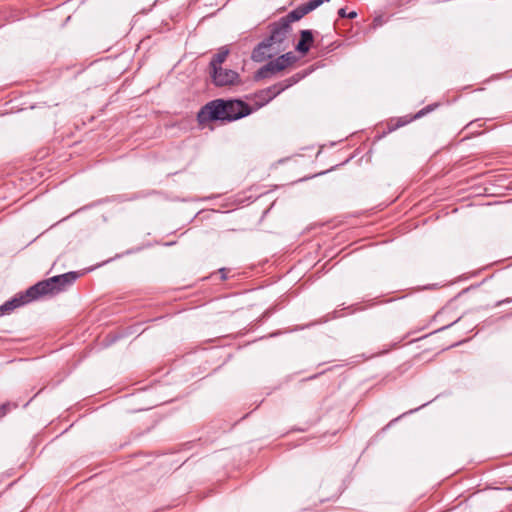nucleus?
<instances>
[{
  "instance_id": "1",
  "label": "nucleus",
  "mask_w": 512,
  "mask_h": 512,
  "mask_svg": "<svg viewBox=\"0 0 512 512\" xmlns=\"http://www.w3.org/2000/svg\"><path fill=\"white\" fill-rule=\"evenodd\" d=\"M251 111L243 101L217 99L202 107L197 119L201 125L214 120L233 121L249 115Z\"/></svg>"
},
{
  "instance_id": "2",
  "label": "nucleus",
  "mask_w": 512,
  "mask_h": 512,
  "mask_svg": "<svg viewBox=\"0 0 512 512\" xmlns=\"http://www.w3.org/2000/svg\"><path fill=\"white\" fill-rule=\"evenodd\" d=\"M78 274L75 272H69L63 275L54 276L47 280L41 281L34 286L30 287L25 294L20 295L5 303L1 309L3 311H10L14 308H17L23 304H26L32 300L37 299L42 295L54 294L61 291L64 286L73 283Z\"/></svg>"
},
{
  "instance_id": "3",
  "label": "nucleus",
  "mask_w": 512,
  "mask_h": 512,
  "mask_svg": "<svg viewBox=\"0 0 512 512\" xmlns=\"http://www.w3.org/2000/svg\"><path fill=\"white\" fill-rule=\"evenodd\" d=\"M290 31V25L282 19L278 23L274 24L271 29L270 38L267 42L259 44L258 47L254 49L252 59L256 62H262L267 57H271L273 53H276L281 49H285L283 44L287 40Z\"/></svg>"
},
{
  "instance_id": "4",
  "label": "nucleus",
  "mask_w": 512,
  "mask_h": 512,
  "mask_svg": "<svg viewBox=\"0 0 512 512\" xmlns=\"http://www.w3.org/2000/svg\"><path fill=\"white\" fill-rule=\"evenodd\" d=\"M294 60V57L288 53L281 55L275 60L270 61L258 71L259 77H268L286 69Z\"/></svg>"
},
{
  "instance_id": "5",
  "label": "nucleus",
  "mask_w": 512,
  "mask_h": 512,
  "mask_svg": "<svg viewBox=\"0 0 512 512\" xmlns=\"http://www.w3.org/2000/svg\"><path fill=\"white\" fill-rule=\"evenodd\" d=\"M213 80L217 86L232 85L238 81V74L235 71L219 67L213 69Z\"/></svg>"
},
{
  "instance_id": "6",
  "label": "nucleus",
  "mask_w": 512,
  "mask_h": 512,
  "mask_svg": "<svg viewBox=\"0 0 512 512\" xmlns=\"http://www.w3.org/2000/svg\"><path fill=\"white\" fill-rule=\"evenodd\" d=\"M312 42H313V36H312L311 31L303 30V31H301V39H300L299 43L297 44L296 49L301 53H306L309 50Z\"/></svg>"
},
{
  "instance_id": "7",
  "label": "nucleus",
  "mask_w": 512,
  "mask_h": 512,
  "mask_svg": "<svg viewBox=\"0 0 512 512\" xmlns=\"http://www.w3.org/2000/svg\"><path fill=\"white\" fill-rule=\"evenodd\" d=\"M229 54V51L228 49L226 48H221L219 50V52L215 55V57L213 58V60L211 61V66L213 69L215 68H219L218 66L221 65L227 58Z\"/></svg>"
},
{
  "instance_id": "8",
  "label": "nucleus",
  "mask_w": 512,
  "mask_h": 512,
  "mask_svg": "<svg viewBox=\"0 0 512 512\" xmlns=\"http://www.w3.org/2000/svg\"><path fill=\"white\" fill-rule=\"evenodd\" d=\"M283 89H284V87L275 85L273 87L268 88L265 91H262V94L265 95L266 101H270L275 96H277Z\"/></svg>"
},
{
  "instance_id": "9",
  "label": "nucleus",
  "mask_w": 512,
  "mask_h": 512,
  "mask_svg": "<svg viewBox=\"0 0 512 512\" xmlns=\"http://www.w3.org/2000/svg\"><path fill=\"white\" fill-rule=\"evenodd\" d=\"M339 15L341 17H345L346 16L345 10L343 8L339 10Z\"/></svg>"
},
{
  "instance_id": "10",
  "label": "nucleus",
  "mask_w": 512,
  "mask_h": 512,
  "mask_svg": "<svg viewBox=\"0 0 512 512\" xmlns=\"http://www.w3.org/2000/svg\"><path fill=\"white\" fill-rule=\"evenodd\" d=\"M356 15H357V13L353 11V12H350L347 16H348L349 18H355V17H356Z\"/></svg>"
},
{
  "instance_id": "11",
  "label": "nucleus",
  "mask_w": 512,
  "mask_h": 512,
  "mask_svg": "<svg viewBox=\"0 0 512 512\" xmlns=\"http://www.w3.org/2000/svg\"><path fill=\"white\" fill-rule=\"evenodd\" d=\"M4 414H5V410H4V408H1V409H0V416H2V415H4Z\"/></svg>"
}]
</instances>
